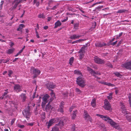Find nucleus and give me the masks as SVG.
Segmentation results:
<instances>
[{
	"label": "nucleus",
	"mask_w": 131,
	"mask_h": 131,
	"mask_svg": "<svg viewBox=\"0 0 131 131\" xmlns=\"http://www.w3.org/2000/svg\"><path fill=\"white\" fill-rule=\"evenodd\" d=\"M23 114L25 116L26 118H29L31 115L29 110H27L26 108L24 110V112L23 113Z\"/></svg>",
	"instance_id": "f8f14e48"
},
{
	"label": "nucleus",
	"mask_w": 131,
	"mask_h": 131,
	"mask_svg": "<svg viewBox=\"0 0 131 131\" xmlns=\"http://www.w3.org/2000/svg\"><path fill=\"white\" fill-rule=\"evenodd\" d=\"M51 17H47V20L48 21H49L51 20Z\"/></svg>",
	"instance_id": "6e6d98bb"
},
{
	"label": "nucleus",
	"mask_w": 131,
	"mask_h": 131,
	"mask_svg": "<svg viewBox=\"0 0 131 131\" xmlns=\"http://www.w3.org/2000/svg\"><path fill=\"white\" fill-rule=\"evenodd\" d=\"M1 4L0 5V9H1L2 8L3 5L4 3V1H2L1 2Z\"/></svg>",
	"instance_id": "a18cd8bd"
},
{
	"label": "nucleus",
	"mask_w": 131,
	"mask_h": 131,
	"mask_svg": "<svg viewBox=\"0 0 131 131\" xmlns=\"http://www.w3.org/2000/svg\"><path fill=\"white\" fill-rule=\"evenodd\" d=\"M96 116H99L105 121H108V122L113 127L119 130H121L120 126L114 122L111 118L107 116H104L99 114H97Z\"/></svg>",
	"instance_id": "f257e3e1"
},
{
	"label": "nucleus",
	"mask_w": 131,
	"mask_h": 131,
	"mask_svg": "<svg viewBox=\"0 0 131 131\" xmlns=\"http://www.w3.org/2000/svg\"><path fill=\"white\" fill-rule=\"evenodd\" d=\"M120 107H121V110L122 113L124 114H128V112L126 111V108L125 106L124 105L123 103H121Z\"/></svg>",
	"instance_id": "6e6552de"
},
{
	"label": "nucleus",
	"mask_w": 131,
	"mask_h": 131,
	"mask_svg": "<svg viewBox=\"0 0 131 131\" xmlns=\"http://www.w3.org/2000/svg\"><path fill=\"white\" fill-rule=\"evenodd\" d=\"M85 52V50L81 48L79 50L78 53H84Z\"/></svg>",
	"instance_id": "f704fd0d"
},
{
	"label": "nucleus",
	"mask_w": 131,
	"mask_h": 131,
	"mask_svg": "<svg viewBox=\"0 0 131 131\" xmlns=\"http://www.w3.org/2000/svg\"><path fill=\"white\" fill-rule=\"evenodd\" d=\"M8 93V92L7 91L5 92L4 93V94H3V97L5 95H6Z\"/></svg>",
	"instance_id": "bf43d9fd"
},
{
	"label": "nucleus",
	"mask_w": 131,
	"mask_h": 131,
	"mask_svg": "<svg viewBox=\"0 0 131 131\" xmlns=\"http://www.w3.org/2000/svg\"><path fill=\"white\" fill-rule=\"evenodd\" d=\"M26 98V94H24L22 93L20 95L19 98L20 100L22 102L25 101Z\"/></svg>",
	"instance_id": "2eb2a0df"
},
{
	"label": "nucleus",
	"mask_w": 131,
	"mask_h": 131,
	"mask_svg": "<svg viewBox=\"0 0 131 131\" xmlns=\"http://www.w3.org/2000/svg\"><path fill=\"white\" fill-rule=\"evenodd\" d=\"M38 17L40 18H45V15L43 14H40L38 15Z\"/></svg>",
	"instance_id": "2f4dec72"
},
{
	"label": "nucleus",
	"mask_w": 131,
	"mask_h": 131,
	"mask_svg": "<svg viewBox=\"0 0 131 131\" xmlns=\"http://www.w3.org/2000/svg\"><path fill=\"white\" fill-rule=\"evenodd\" d=\"M123 33L122 32L119 34V35H117L116 37V39H117L121 37L123 35Z\"/></svg>",
	"instance_id": "ea45409f"
},
{
	"label": "nucleus",
	"mask_w": 131,
	"mask_h": 131,
	"mask_svg": "<svg viewBox=\"0 0 131 131\" xmlns=\"http://www.w3.org/2000/svg\"><path fill=\"white\" fill-rule=\"evenodd\" d=\"M81 36L77 35L76 34H73L70 37V38L71 39L75 40L76 39H79Z\"/></svg>",
	"instance_id": "dca6fc26"
},
{
	"label": "nucleus",
	"mask_w": 131,
	"mask_h": 131,
	"mask_svg": "<svg viewBox=\"0 0 131 131\" xmlns=\"http://www.w3.org/2000/svg\"><path fill=\"white\" fill-rule=\"evenodd\" d=\"M33 125V123H30L28 124V125H29L30 126H32Z\"/></svg>",
	"instance_id": "774afa93"
},
{
	"label": "nucleus",
	"mask_w": 131,
	"mask_h": 131,
	"mask_svg": "<svg viewBox=\"0 0 131 131\" xmlns=\"http://www.w3.org/2000/svg\"><path fill=\"white\" fill-rule=\"evenodd\" d=\"M77 84L80 86L83 87L85 85V82L81 77H78L77 79Z\"/></svg>",
	"instance_id": "7ed1b4c3"
},
{
	"label": "nucleus",
	"mask_w": 131,
	"mask_h": 131,
	"mask_svg": "<svg viewBox=\"0 0 131 131\" xmlns=\"http://www.w3.org/2000/svg\"><path fill=\"white\" fill-rule=\"evenodd\" d=\"M25 27V26L24 24H21L19 25L17 30L18 31H21V32H22L21 29H22L23 28Z\"/></svg>",
	"instance_id": "412c9836"
},
{
	"label": "nucleus",
	"mask_w": 131,
	"mask_h": 131,
	"mask_svg": "<svg viewBox=\"0 0 131 131\" xmlns=\"http://www.w3.org/2000/svg\"><path fill=\"white\" fill-rule=\"evenodd\" d=\"M74 107L75 106H73L70 107L69 109V110L70 112L72 111V110L73 109Z\"/></svg>",
	"instance_id": "8fccbe9b"
},
{
	"label": "nucleus",
	"mask_w": 131,
	"mask_h": 131,
	"mask_svg": "<svg viewBox=\"0 0 131 131\" xmlns=\"http://www.w3.org/2000/svg\"><path fill=\"white\" fill-rule=\"evenodd\" d=\"M79 27V24L78 23L75 24L74 26V28L77 29Z\"/></svg>",
	"instance_id": "79ce46f5"
},
{
	"label": "nucleus",
	"mask_w": 131,
	"mask_h": 131,
	"mask_svg": "<svg viewBox=\"0 0 131 131\" xmlns=\"http://www.w3.org/2000/svg\"><path fill=\"white\" fill-rule=\"evenodd\" d=\"M51 96V98L50 99H51V100L54 99V98H55V96L53 92V91H52L50 93Z\"/></svg>",
	"instance_id": "7c9ffc66"
},
{
	"label": "nucleus",
	"mask_w": 131,
	"mask_h": 131,
	"mask_svg": "<svg viewBox=\"0 0 131 131\" xmlns=\"http://www.w3.org/2000/svg\"><path fill=\"white\" fill-rule=\"evenodd\" d=\"M48 88H51L53 89L55 87V85L52 83H50V84L48 83L46 85Z\"/></svg>",
	"instance_id": "f3484780"
},
{
	"label": "nucleus",
	"mask_w": 131,
	"mask_h": 131,
	"mask_svg": "<svg viewBox=\"0 0 131 131\" xmlns=\"http://www.w3.org/2000/svg\"><path fill=\"white\" fill-rule=\"evenodd\" d=\"M57 6L56 5L54 6L52 8H51V9L52 10H54L55 9H56Z\"/></svg>",
	"instance_id": "5fc2aeb1"
},
{
	"label": "nucleus",
	"mask_w": 131,
	"mask_h": 131,
	"mask_svg": "<svg viewBox=\"0 0 131 131\" xmlns=\"http://www.w3.org/2000/svg\"><path fill=\"white\" fill-rule=\"evenodd\" d=\"M91 104L92 106L95 107L96 106V99L95 98L93 99L91 103Z\"/></svg>",
	"instance_id": "aec40b11"
},
{
	"label": "nucleus",
	"mask_w": 131,
	"mask_h": 131,
	"mask_svg": "<svg viewBox=\"0 0 131 131\" xmlns=\"http://www.w3.org/2000/svg\"><path fill=\"white\" fill-rule=\"evenodd\" d=\"M9 74H12L13 73L12 71L11 70H9L8 71Z\"/></svg>",
	"instance_id": "69168bd1"
},
{
	"label": "nucleus",
	"mask_w": 131,
	"mask_h": 131,
	"mask_svg": "<svg viewBox=\"0 0 131 131\" xmlns=\"http://www.w3.org/2000/svg\"><path fill=\"white\" fill-rule=\"evenodd\" d=\"M72 131H74L75 130V125H73L72 126Z\"/></svg>",
	"instance_id": "864d4df0"
},
{
	"label": "nucleus",
	"mask_w": 131,
	"mask_h": 131,
	"mask_svg": "<svg viewBox=\"0 0 131 131\" xmlns=\"http://www.w3.org/2000/svg\"><path fill=\"white\" fill-rule=\"evenodd\" d=\"M129 99V102L130 107H131V94H129L128 96Z\"/></svg>",
	"instance_id": "58836bf2"
},
{
	"label": "nucleus",
	"mask_w": 131,
	"mask_h": 131,
	"mask_svg": "<svg viewBox=\"0 0 131 131\" xmlns=\"http://www.w3.org/2000/svg\"><path fill=\"white\" fill-rule=\"evenodd\" d=\"M74 74H82L81 72L78 70H75L74 71Z\"/></svg>",
	"instance_id": "c03bdc74"
},
{
	"label": "nucleus",
	"mask_w": 131,
	"mask_h": 131,
	"mask_svg": "<svg viewBox=\"0 0 131 131\" xmlns=\"http://www.w3.org/2000/svg\"><path fill=\"white\" fill-rule=\"evenodd\" d=\"M60 118H56L52 119L49 121L48 123L47 127L48 128H49L50 126L55 123H56L59 122V121L61 120Z\"/></svg>",
	"instance_id": "20e7f679"
},
{
	"label": "nucleus",
	"mask_w": 131,
	"mask_h": 131,
	"mask_svg": "<svg viewBox=\"0 0 131 131\" xmlns=\"http://www.w3.org/2000/svg\"><path fill=\"white\" fill-rule=\"evenodd\" d=\"M77 111L75 110L73 111V113L72 115V119H74L76 116V114L77 113Z\"/></svg>",
	"instance_id": "b1692460"
},
{
	"label": "nucleus",
	"mask_w": 131,
	"mask_h": 131,
	"mask_svg": "<svg viewBox=\"0 0 131 131\" xmlns=\"http://www.w3.org/2000/svg\"><path fill=\"white\" fill-rule=\"evenodd\" d=\"M17 127L21 128H22L25 127V126L23 125H21L20 124L18 123L17 125Z\"/></svg>",
	"instance_id": "e433bc0d"
},
{
	"label": "nucleus",
	"mask_w": 131,
	"mask_h": 131,
	"mask_svg": "<svg viewBox=\"0 0 131 131\" xmlns=\"http://www.w3.org/2000/svg\"><path fill=\"white\" fill-rule=\"evenodd\" d=\"M14 50V49H9L8 50L7 53L8 54L11 53L13 52Z\"/></svg>",
	"instance_id": "473e14b6"
},
{
	"label": "nucleus",
	"mask_w": 131,
	"mask_h": 131,
	"mask_svg": "<svg viewBox=\"0 0 131 131\" xmlns=\"http://www.w3.org/2000/svg\"><path fill=\"white\" fill-rule=\"evenodd\" d=\"M84 116L85 119L89 120L91 122H92V119L88 114L87 112L85 111H84Z\"/></svg>",
	"instance_id": "ddd939ff"
},
{
	"label": "nucleus",
	"mask_w": 131,
	"mask_h": 131,
	"mask_svg": "<svg viewBox=\"0 0 131 131\" xmlns=\"http://www.w3.org/2000/svg\"><path fill=\"white\" fill-rule=\"evenodd\" d=\"M64 121L60 120L58 124H56L52 127L51 131H59V127L61 128L64 126Z\"/></svg>",
	"instance_id": "f03ea898"
},
{
	"label": "nucleus",
	"mask_w": 131,
	"mask_h": 131,
	"mask_svg": "<svg viewBox=\"0 0 131 131\" xmlns=\"http://www.w3.org/2000/svg\"><path fill=\"white\" fill-rule=\"evenodd\" d=\"M74 60V58L73 57H71L69 60V63L70 65H71L73 63Z\"/></svg>",
	"instance_id": "c756f323"
},
{
	"label": "nucleus",
	"mask_w": 131,
	"mask_h": 131,
	"mask_svg": "<svg viewBox=\"0 0 131 131\" xmlns=\"http://www.w3.org/2000/svg\"><path fill=\"white\" fill-rule=\"evenodd\" d=\"M51 108V105L49 104H48L46 105V110L47 111H48V110H49Z\"/></svg>",
	"instance_id": "c85d7f7f"
},
{
	"label": "nucleus",
	"mask_w": 131,
	"mask_h": 131,
	"mask_svg": "<svg viewBox=\"0 0 131 131\" xmlns=\"http://www.w3.org/2000/svg\"><path fill=\"white\" fill-rule=\"evenodd\" d=\"M94 60L95 63L98 64H102L105 63V61L104 60L97 57L94 58Z\"/></svg>",
	"instance_id": "0eeeda50"
},
{
	"label": "nucleus",
	"mask_w": 131,
	"mask_h": 131,
	"mask_svg": "<svg viewBox=\"0 0 131 131\" xmlns=\"http://www.w3.org/2000/svg\"><path fill=\"white\" fill-rule=\"evenodd\" d=\"M33 2L34 4H36V5L38 7L39 6V1L37 0H34Z\"/></svg>",
	"instance_id": "bb28decb"
},
{
	"label": "nucleus",
	"mask_w": 131,
	"mask_h": 131,
	"mask_svg": "<svg viewBox=\"0 0 131 131\" xmlns=\"http://www.w3.org/2000/svg\"><path fill=\"white\" fill-rule=\"evenodd\" d=\"M86 47H87V45H83V47H82V48L85 49V48Z\"/></svg>",
	"instance_id": "052dcab7"
},
{
	"label": "nucleus",
	"mask_w": 131,
	"mask_h": 131,
	"mask_svg": "<svg viewBox=\"0 0 131 131\" xmlns=\"http://www.w3.org/2000/svg\"><path fill=\"white\" fill-rule=\"evenodd\" d=\"M31 73L33 74H40V71L37 69H36L34 67H32L30 70Z\"/></svg>",
	"instance_id": "9b49d317"
},
{
	"label": "nucleus",
	"mask_w": 131,
	"mask_h": 131,
	"mask_svg": "<svg viewBox=\"0 0 131 131\" xmlns=\"http://www.w3.org/2000/svg\"><path fill=\"white\" fill-rule=\"evenodd\" d=\"M87 70L90 73H91V74H95V72L90 68L89 67H88L87 68Z\"/></svg>",
	"instance_id": "a878e982"
},
{
	"label": "nucleus",
	"mask_w": 131,
	"mask_h": 131,
	"mask_svg": "<svg viewBox=\"0 0 131 131\" xmlns=\"http://www.w3.org/2000/svg\"><path fill=\"white\" fill-rule=\"evenodd\" d=\"M100 82L102 84H103L105 85H106L110 86H114V85L113 84L110 83H108L106 82Z\"/></svg>",
	"instance_id": "4be33fe9"
},
{
	"label": "nucleus",
	"mask_w": 131,
	"mask_h": 131,
	"mask_svg": "<svg viewBox=\"0 0 131 131\" xmlns=\"http://www.w3.org/2000/svg\"><path fill=\"white\" fill-rule=\"evenodd\" d=\"M103 7V6H99L95 8L94 11L98 10L100 11L101 10V9Z\"/></svg>",
	"instance_id": "393cba45"
},
{
	"label": "nucleus",
	"mask_w": 131,
	"mask_h": 131,
	"mask_svg": "<svg viewBox=\"0 0 131 131\" xmlns=\"http://www.w3.org/2000/svg\"><path fill=\"white\" fill-rule=\"evenodd\" d=\"M86 40L85 39H80L78 40H77L78 43H79L82 41H83L85 40Z\"/></svg>",
	"instance_id": "de8ad7c7"
},
{
	"label": "nucleus",
	"mask_w": 131,
	"mask_h": 131,
	"mask_svg": "<svg viewBox=\"0 0 131 131\" xmlns=\"http://www.w3.org/2000/svg\"><path fill=\"white\" fill-rule=\"evenodd\" d=\"M79 9L80 11L82 13H85V12L84 11L82 10V7H80L79 8Z\"/></svg>",
	"instance_id": "09e8293b"
},
{
	"label": "nucleus",
	"mask_w": 131,
	"mask_h": 131,
	"mask_svg": "<svg viewBox=\"0 0 131 131\" xmlns=\"http://www.w3.org/2000/svg\"><path fill=\"white\" fill-rule=\"evenodd\" d=\"M18 59V58H15L14 60L13 61V62H15Z\"/></svg>",
	"instance_id": "0e129e2a"
},
{
	"label": "nucleus",
	"mask_w": 131,
	"mask_h": 131,
	"mask_svg": "<svg viewBox=\"0 0 131 131\" xmlns=\"http://www.w3.org/2000/svg\"><path fill=\"white\" fill-rule=\"evenodd\" d=\"M68 19V18H67L66 19H64L61 21L62 22H64L66 21Z\"/></svg>",
	"instance_id": "4d7b16f0"
},
{
	"label": "nucleus",
	"mask_w": 131,
	"mask_h": 131,
	"mask_svg": "<svg viewBox=\"0 0 131 131\" xmlns=\"http://www.w3.org/2000/svg\"><path fill=\"white\" fill-rule=\"evenodd\" d=\"M48 27L47 26H45L43 27V28L45 29H46L48 28Z\"/></svg>",
	"instance_id": "680f3d73"
},
{
	"label": "nucleus",
	"mask_w": 131,
	"mask_h": 131,
	"mask_svg": "<svg viewBox=\"0 0 131 131\" xmlns=\"http://www.w3.org/2000/svg\"><path fill=\"white\" fill-rule=\"evenodd\" d=\"M119 91V90L117 89H115V94H117L118 93Z\"/></svg>",
	"instance_id": "13d9d810"
},
{
	"label": "nucleus",
	"mask_w": 131,
	"mask_h": 131,
	"mask_svg": "<svg viewBox=\"0 0 131 131\" xmlns=\"http://www.w3.org/2000/svg\"><path fill=\"white\" fill-rule=\"evenodd\" d=\"M15 121V118H13L12 119V121L10 123L11 125H12L13 124Z\"/></svg>",
	"instance_id": "49530a36"
},
{
	"label": "nucleus",
	"mask_w": 131,
	"mask_h": 131,
	"mask_svg": "<svg viewBox=\"0 0 131 131\" xmlns=\"http://www.w3.org/2000/svg\"><path fill=\"white\" fill-rule=\"evenodd\" d=\"M9 59H6V60H2V62L4 63H6L7 62L9 61Z\"/></svg>",
	"instance_id": "37998d69"
},
{
	"label": "nucleus",
	"mask_w": 131,
	"mask_h": 131,
	"mask_svg": "<svg viewBox=\"0 0 131 131\" xmlns=\"http://www.w3.org/2000/svg\"><path fill=\"white\" fill-rule=\"evenodd\" d=\"M75 90L77 92H78L79 93H80L81 91L79 89L77 88H76Z\"/></svg>",
	"instance_id": "3c124183"
},
{
	"label": "nucleus",
	"mask_w": 131,
	"mask_h": 131,
	"mask_svg": "<svg viewBox=\"0 0 131 131\" xmlns=\"http://www.w3.org/2000/svg\"><path fill=\"white\" fill-rule=\"evenodd\" d=\"M79 59L80 60H81L84 56V53H80Z\"/></svg>",
	"instance_id": "72a5a7b5"
},
{
	"label": "nucleus",
	"mask_w": 131,
	"mask_h": 131,
	"mask_svg": "<svg viewBox=\"0 0 131 131\" xmlns=\"http://www.w3.org/2000/svg\"><path fill=\"white\" fill-rule=\"evenodd\" d=\"M122 66L127 69L131 70V62H127L122 64Z\"/></svg>",
	"instance_id": "1a4fd4ad"
},
{
	"label": "nucleus",
	"mask_w": 131,
	"mask_h": 131,
	"mask_svg": "<svg viewBox=\"0 0 131 131\" xmlns=\"http://www.w3.org/2000/svg\"><path fill=\"white\" fill-rule=\"evenodd\" d=\"M49 96L47 94H46L42 98L43 101L42 103V107L45 106L47 102Z\"/></svg>",
	"instance_id": "423d86ee"
},
{
	"label": "nucleus",
	"mask_w": 131,
	"mask_h": 131,
	"mask_svg": "<svg viewBox=\"0 0 131 131\" xmlns=\"http://www.w3.org/2000/svg\"><path fill=\"white\" fill-rule=\"evenodd\" d=\"M14 2H15V4L14 5L13 7V8L14 9L16 8L17 7L18 4L19 3L17 1H16V0H15Z\"/></svg>",
	"instance_id": "cd10ccee"
},
{
	"label": "nucleus",
	"mask_w": 131,
	"mask_h": 131,
	"mask_svg": "<svg viewBox=\"0 0 131 131\" xmlns=\"http://www.w3.org/2000/svg\"><path fill=\"white\" fill-rule=\"evenodd\" d=\"M98 126L100 128L102 129L103 131H106L105 130V127L104 126V125L101 122H99L98 124Z\"/></svg>",
	"instance_id": "a211bd4d"
},
{
	"label": "nucleus",
	"mask_w": 131,
	"mask_h": 131,
	"mask_svg": "<svg viewBox=\"0 0 131 131\" xmlns=\"http://www.w3.org/2000/svg\"><path fill=\"white\" fill-rule=\"evenodd\" d=\"M112 93L109 94V95L107 96V98L109 100H110L112 98Z\"/></svg>",
	"instance_id": "c9c22d12"
},
{
	"label": "nucleus",
	"mask_w": 131,
	"mask_h": 131,
	"mask_svg": "<svg viewBox=\"0 0 131 131\" xmlns=\"http://www.w3.org/2000/svg\"><path fill=\"white\" fill-rule=\"evenodd\" d=\"M64 104V103L63 102H62L60 103L59 108L58 110V111L62 113L63 112V105Z\"/></svg>",
	"instance_id": "4468645a"
},
{
	"label": "nucleus",
	"mask_w": 131,
	"mask_h": 131,
	"mask_svg": "<svg viewBox=\"0 0 131 131\" xmlns=\"http://www.w3.org/2000/svg\"><path fill=\"white\" fill-rule=\"evenodd\" d=\"M69 10L70 11H73V10L72 9V8L71 7H69Z\"/></svg>",
	"instance_id": "338daca9"
},
{
	"label": "nucleus",
	"mask_w": 131,
	"mask_h": 131,
	"mask_svg": "<svg viewBox=\"0 0 131 131\" xmlns=\"http://www.w3.org/2000/svg\"><path fill=\"white\" fill-rule=\"evenodd\" d=\"M61 25V23L59 20H58L54 24V28H56L57 27L60 26Z\"/></svg>",
	"instance_id": "6ab92c4d"
},
{
	"label": "nucleus",
	"mask_w": 131,
	"mask_h": 131,
	"mask_svg": "<svg viewBox=\"0 0 131 131\" xmlns=\"http://www.w3.org/2000/svg\"><path fill=\"white\" fill-rule=\"evenodd\" d=\"M117 41H116L115 42H113L111 44V45H112V46H114L115 45H116L117 43Z\"/></svg>",
	"instance_id": "603ef678"
},
{
	"label": "nucleus",
	"mask_w": 131,
	"mask_h": 131,
	"mask_svg": "<svg viewBox=\"0 0 131 131\" xmlns=\"http://www.w3.org/2000/svg\"><path fill=\"white\" fill-rule=\"evenodd\" d=\"M106 45V43H104V45L99 43L95 44L96 47H102L103 46H105Z\"/></svg>",
	"instance_id": "5701e85b"
},
{
	"label": "nucleus",
	"mask_w": 131,
	"mask_h": 131,
	"mask_svg": "<svg viewBox=\"0 0 131 131\" xmlns=\"http://www.w3.org/2000/svg\"><path fill=\"white\" fill-rule=\"evenodd\" d=\"M14 88V91L17 93L22 90V87L18 84H15Z\"/></svg>",
	"instance_id": "9d476101"
},
{
	"label": "nucleus",
	"mask_w": 131,
	"mask_h": 131,
	"mask_svg": "<svg viewBox=\"0 0 131 131\" xmlns=\"http://www.w3.org/2000/svg\"><path fill=\"white\" fill-rule=\"evenodd\" d=\"M126 10L125 9H121L118 10L117 13H122L125 12Z\"/></svg>",
	"instance_id": "4c0bfd02"
},
{
	"label": "nucleus",
	"mask_w": 131,
	"mask_h": 131,
	"mask_svg": "<svg viewBox=\"0 0 131 131\" xmlns=\"http://www.w3.org/2000/svg\"><path fill=\"white\" fill-rule=\"evenodd\" d=\"M104 108L105 110H112V108L110 104L109 103V102L107 99H105L104 101Z\"/></svg>",
	"instance_id": "39448f33"
},
{
	"label": "nucleus",
	"mask_w": 131,
	"mask_h": 131,
	"mask_svg": "<svg viewBox=\"0 0 131 131\" xmlns=\"http://www.w3.org/2000/svg\"><path fill=\"white\" fill-rule=\"evenodd\" d=\"M127 119L129 122L131 121V117L129 115H127L126 116Z\"/></svg>",
	"instance_id": "a19ab883"
},
{
	"label": "nucleus",
	"mask_w": 131,
	"mask_h": 131,
	"mask_svg": "<svg viewBox=\"0 0 131 131\" xmlns=\"http://www.w3.org/2000/svg\"><path fill=\"white\" fill-rule=\"evenodd\" d=\"M78 43L77 41V40L75 41H73V42H72V44H74L75 43Z\"/></svg>",
	"instance_id": "e2e57ef3"
}]
</instances>
